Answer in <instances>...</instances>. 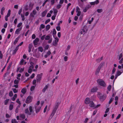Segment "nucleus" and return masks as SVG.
<instances>
[{
  "label": "nucleus",
  "mask_w": 123,
  "mask_h": 123,
  "mask_svg": "<svg viewBox=\"0 0 123 123\" xmlns=\"http://www.w3.org/2000/svg\"><path fill=\"white\" fill-rule=\"evenodd\" d=\"M97 95L101 101H103L105 98V97L104 95H102L101 93L100 92H98Z\"/></svg>",
  "instance_id": "f257e3e1"
},
{
  "label": "nucleus",
  "mask_w": 123,
  "mask_h": 123,
  "mask_svg": "<svg viewBox=\"0 0 123 123\" xmlns=\"http://www.w3.org/2000/svg\"><path fill=\"white\" fill-rule=\"evenodd\" d=\"M58 105L57 104L55 106L53 110V111L50 116V117H51V118L52 117L55 113L58 107Z\"/></svg>",
  "instance_id": "f03ea898"
},
{
  "label": "nucleus",
  "mask_w": 123,
  "mask_h": 123,
  "mask_svg": "<svg viewBox=\"0 0 123 123\" xmlns=\"http://www.w3.org/2000/svg\"><path fill=\"white\" fill-rule=\"evenodd\" d=\"M33 97H32L29 96L27 98L25 101V103H29L31 102L32 100Z\"/></svg>",
  "instance_id": "7ed1b4c3"
},
{
  "label": "nucleus",
  "mask_w": 123,
  "mask_h": 123,
  "mask_svg": "<svg viewBox=\"0 0 123 123\" xmlns=\"http://www.w3.org/2000/svg\"><path fill=\"white\" fill-rule=\"evenodd\" d=\"M97 82L99 85H105V82L102 79H98L97 80Z\"/></svg>",
  "instance_id": "20e7f679"
},
{
  "label": "nucleus",
  "mask_w": 123,
  "mask_h": 123,
  "mask_svg": "<svg viewBox=\"0 0 123 123\" xmlns=\"http://www.w3.org/2000/svg\"><path fill=\"white\" fill-rule=\"evenodd\" d=\"M42 75L43 74L42 73L37 75L36 78L37 82H39L41 80Z\"/></svg>",
  "instance_id": "39448f33"
},
{
  "label": "nucleus",
  "mask_w": 123,
  "mask_h": 123,
  "mask_svg": "<svg viewBox=\"0 0 123 123\" xmlns=\"http://www.w3.org/2000/svg\"><path fill=\"white\" fill-rule=\"evenodd\" d=\"M102 66L103 64H100V65L98 66V67L96 71L95 74L96 75H97L98 74L101 68L102 67Z\"/></svg>",
  "instance_id": "423d86ee"
},
{
  "label": "nucleus",
  "mask_w": 123,
  "mask_h": 123,
  "mask_svg": "<svg viewBox=\"0 0 123 123\" xmlns=\"http://www.w3.org/2000/svg\"><path fill=\"white\" fill-rule=\"evenodd\" d=\"M91 7V6L90 5L86 6L83 10V12H86L87 10Z\"/></svg>",
  "instance_id": "0eeeda50"
},
{
  "label": "nucleus",
  "mask_w": 123,
  "mask_h": 123,
  "mask_svg": "<svg viewBox=\"0 0 123 123\" xmlns=\"http://www.w3.org/2000/svg\"><path fill=\"white\" fill-rule=\"evenodd\" d=\"M35 107L36 112L37 113L40 111L41 107L40 106H35Z\"/></svg>",
  "instance_id": "6e6552de"
},
{
  "label": "nucleus",
  "mask_w": 123,
  "mask_h": 123,
  "mask_svg": "<svg viewBox=\"0 0 123 123\" xmlns=\"http://www.w3.org/2000/svg\"><path fill=\"white\" fill-rule=\"evenodd\" d=\"M99 2V0H96V1L90 3V4L91 5H97L98 4Z\"/></svg>",
  "instance_id": "1a4fd4ad"
},
{
  "label": "nucleus",
  "mask_w": 123,
  "mask_h": 123,
  "mask_svg": "<svg viewBox=\"0 0 123 123\" xmlns=\"http://www.w3.org/2000/svg\"><path fill=\"white\" fill-rule=\"evenodd\" d=\"M91 102L90 98H86L85 100V103L86 104L90 103Z\"/></svg>",
  "instance_id": "9d476101"
},
{
  "label": "nucleus",
  "mask_w": 123,
  "mask_h": 123,
  "mask_svg": "<svg viewBox=\"0 0 123 123\" xmlns=\"http://www.w3.org/2000/svg\"><path fill=\"white\" fill-rule=\"evenodd\" d=\"M39 41V39L38 38H36L33 42V44L35 45L37 44L38 42Z\"/></svg>",
  "instance_id": "9b49d317"
},
{
  "label": "nucleus",
  "mask_w": 123,
  "mask_h": 123,
  "mask_svg": "<svg viewBox=\"0 0 123 123\" xmlns=\"http://www.w3.org/2000/svg\"><path fill=\"white\" fill-rule=\"evenodd\" d=\"M98 89L97 87H94L91 89V92H96Z\"/></svg>",
  "instance_id": "f8f14e48"
},
{
  "label": "nucleus",
  "mask_w": 123,
  "mask_h": 123,
  "mask_svg": "<svg viewBox=\"0 0 123 123\" xmlns=\"http://www.w3.org/2000/svg\"><path fill=\"white\" fill-rule=\"evenodd\" d=\"M89 106L91 107H95V105L92 101H91L89 103Z\"/></svg>",
  "instance_id": "ddd939ff"
},
{
  "label": "nucleus",
  "mask_w": 123,
  "mask_h": 123,
  "mask_svg": "<svg viewBox=\"0 0 123 123\" xmlns=\"http://www.w3.org/2000/svg\"><path fill=\"white\" fill-rule=\"evenodd\" d=\"M37 13L36 11V10H33L32 12V13H31L30 14V15L32 17H34V15H35Z\"/></svg>",
  "instance_id": "4468645a"
},
{
  "label": "nucleus",
  "mask_w": 123,
  "mask_h": 123,
  "mask_svg": "<svg viewBox=\"0 0 123 123\" xmlns=\"http://www.w3.org/2000/svg\"><path fill=\"white\" fill-rule=\"evenodd\" d=\"M32 46V45L31 44H30L29 45V50L28 52H31V49Z\"/></svg>",
  "instance_id": "2eb2a0df"
},
{
  "label": "nucleus",
  "mask_w": 123,
  "mask_h": 123,
  "mask_svg": "<svg viewBox=\"0 0 123 123\" xmlns=\"http://www.w3.org/2000/svg\"><path fill=\"white\" fill-rule=\"evenodd\" d=\"M47 10H46L43 11L42 13V17H44L47 13Z\"/></svg>",
  "instance_id": "dca6fc26"
},
{
  "label": "nucleus",
  "mask_w": 123,
  "mask_h": 123,
  "mask_svg": "<svg viewBox=\"0 0 123 123\" xmlns=\"http://www.w3.org/2000/svg\"><path fill=\"white\" fill-rule=\"evenodd\" d=\"M25 113L29 115H31V113L29 112V111L28 109L27 108L25 110Z\"/></svg>",
  "instance_id": "f3484780"
},
{
  "label": "nucleus",
  "mask_w": 123,
  "mask_h": 123,
  "mask_svg": "<svg viewBox=\"0 0 123 123\" xmlns=\"http://www.w3.org/2000/svg\"><path fill=\"white\" fill-rule=\"evenodd\" d=\"M26 91V90L25 88H23L21 90V92L23 94H24Z\"/></svg>",
  "instance_id": "a211bd4d"
},
{
  "label": "nucleus",
  "mask_w": 123,
  "mask_h": 123,
  "mask_svg": "<svg viewBox=\"0 0 123 123\" xmlns=\"http://www.w3.org/2000/svg\"><path fill=\"white\" fill-rule=\"evenodd\" d=\"M21 27L17 29L15 31V33L18 34L19 33V31L21 30Z\"/></svg>",
  "instance_id": "6ab92c4d"
},
{
  "label": "nucleus",
  "mask_w": 123,
  "mask_h": 123,
  "mask_svg": "<svg viewBox=\"0 0 123 123\" xmlns=\"http://www.w3.org/2000/svg\"><path fill=\"white\" fill-rule=\"evenodd\" d=\"M49 85H46L45 87L43 88L42 91L44 92L46 91V90L49 87Z\"/></svg>",
  "instance_id": "aec40b11"
},
{
  "label": "nucleus",
  "mask_w": 123,
  "mask_h": 123,
  "mask_svg": "<svg viewBox=\"0 0 123 123\" xmlns=\"http://www.w3.org/2000/svg\"><path fill=\"white\" fill-rule=\"evenodd\" d=\"M17 96V94H14L13 97L12 98V100L13 101H14L15 100Z\"/></svg>",
  "instance_id": "412c9836"
},
{
  "label": "nucleus",
  "mask_w": 123,
  "mask_h": 123,
  "mask_svg": "<svg viewBox=\"0 0 123 123\" xmlns=\"http://www.w3.org/2000/svg\"><path fill=\"white\" fill-rule=\"evenodd\" d=\"M38 51H40L41 52H43V47L41 46L39 47L38 48Z\"/></svg>",
  "instance_id": "4be33fe9"
},
{
  "label": "nucleus",
  "mask_w": 123,
  "mask_h": 123,
  "mask_svg": "<svg viewBox=\"0 0 123 123\" xmlns=\"http://www.w3.org/2000/svg\"><path fill=\"white\" fill-rule=\"evenodd\" d=\"M11 123H18V122L16 119H13L12 120Z\"/></svg>",
  "instance_id": "5701e85b"
},
{
  "label": "nucleus",
  "mask_w": 123,
  "mask_h": 123,
  "mask_svg": "<svg viewBox=\"0 0 123 123\" xmlns=\"http://www.w3.org/2000/svg\"><path fill=\"white\" fill-rule=\"evenodd\" d=\"M19 116L23 119H24L25 117V115L24 114H20L19 115Z\"/></svg>",
  "instance_id": "b1692460"
},
{
  "label": "nucleus",
  "mask_w": 123,
  "mask_h": 123,
  "mask_svg": "<svg viewBox=\"0 0 123 123\" xmlns=\"http://www.w3.org/2000/svg\"><path fill=\"white\" fill-rule=\"evenodd\" d=\"M80 33L81 34H84L85 33V30L83 29L81 30Z\"/></svg>",
  "instance_id": "393cba45"
},
{
  "label": "nucleus",
  "mask_w": 123,
  "mask_h": 123,
  "mask_svg": "<svg viewBox=\"0 0 123 123\" xmlns=\"http://www.w3.org/2000/svg\"><path fill=\"white\" fill-rule=\"evenodd\" d=\"M50 28V26L49 25H47L46 27V31H48Z\"/></svg>",
  "instance_id": "a878e982"
},
{
  "label": "nucleus",
  "mask_w": 123,
  "mask_h": 123,
  "mask_svg": "<svg viewBox=\"0 0 123 123\" xmlns=\"http://www.w3.org/2000/svg\"><path fill=\"white\" fill-rule=\"evenodd\" d=\"M35 87L36 85L32 86L31 88V91H33L34 90Z\"/></svg>",
  "instance_id": "bb28decb"
},
{
  "label": "nucleus",
  "mask_w": 123,
  "mask_h": 123,
  "mask_svg": "<svg viewBox=\"0 0 123 123\" xmlns=\"http://www.w3.org/2000/svg\"><path fill=\"white\" fill-rule=\"evenodd\" d=\"M45 25L43 24H41L40 25V27L39 28L40 30H41V29H43L45 27Z\"/></svg>",
  "instance_id": "cd10ccee"
},
{
  "label": "nucleus",
  "mask_w": 123,
  "mask_h": 123,
  "mask_svg": "<svg viewBox=\"0 0 123 123\" xmlns=\"http://www.w3.org/2000/svg\"><path fill=\"white\" fill-rule=\"evenodd\" d=\"M122 74V72L120 71H117V73L116 74L117 76H119L120 75Z\"/></svg>",
  "instance_id": "c85d7f7f"
},
{
  "label": "nucleus",
  "mask_w": 123,
  "mask_h": 123,
  "mask_svg": "<svg viewBox=\"0 0 123 123\" xmlns=\"http://www.w3.org/2000/svg\"><path fill=\"white\" fill-rule=\"evenodd\" d=\"M30 64L31 65L30 66V68H33L34 66H33L34 63L32 62H31L30 63Z\"/></svg>",
  "instance_id": "c756f323"
},
{
  "label": "nucleus",
  "mask_w": 123,
  "mask_h": 123,
  "mask_svg": "<svg viewBox=\"0 0 123 123\" xmlns=\"http://www.w3.org/2000/svg\"><path fill=\"white\" fill-rule=\"evenodd\" d=\"M54 15H55L56 16V14L58 12L57 10L56 9H54Z\"/></svg>",
  "instance_id": "7c9ffc66"
},
{
  "label": "nucleus",
  "mask_w": 123,
  "mask_h": 123,
  "mask_svg": "<svg viewBox=\"0 0 123 123\" xmlns=\"http://www.w3.org/2000/svg\"><path fill=\"white\" fill-rule=\"evenodd\" d=\"M9 99H7L5 100L4 101L5 104V105H7L9 101Z\"/></svg>",
  "instance_id": "2f4dec72"
},
{
  "label": "nucleus",
  "mask_w": 123,
  "mask_h": 123,
  "mask_svg": "<svg viewBox=\"0 0 123 123\" xmlns=\"http://www.w3.org/2000/svg\"><path fill=\"white\" fill-rule=\"evenodd\" d=\"M58 42H57L56 40H55V41H54L53 43V45L54 46H56L57 45V43Z\"/></svg>",
  "instance_id": "473e14b6"
},
{
  "label": "nucleus",
  "mask_w": 123,
  "mask_h": 123,
  "mask_svg": "<svg viewBox=\"0 0 123 123\" xmlns=\"http://www.w3.org/2000/svg\"><path fill=\"white\" fill-rule=\"evenodd\" d=\"M19 39V37H17L16 38L15 41L14 42V44H15L16 43H17L18 40Z\"/></svg>",
  "instance_id": "72a5a7b5"
},
{
  "label": "nucleus",
  "mask_w": 123,
  "mask_h": 123,
  "mask_svg": "<svg viewBox=\"0 0 123 123\" xmlns=\"http://www.w3.org/2000/svg\"><path fill=\"white\" fill-rule=\"evenodd\" d=\"M33 69V68H30V67H29V68L28 71V73H31L32 71V69Z\"/></svg>",
  "instance_id": "f704fd0d"
},
{
  "label": "nucleus",
  "mask_w": 123,
  "mask_h": 123,
  "mask_svg": "<svg viewBox=\"0 0 123 123\" xmlns=\"http://www.w3.org/2000/svg\"><path fill=\"white\" fill-rule=\"evenodd\" d=\"M50 37L49 35H47L46 36L45 38V39L46 40H49L50 39Z\"/></svg>",
  "instance_id": "c9c22d12"
},
{
  "label": "nucleus",
  "mask_w": 123,
  "mask_h": 123,
  "mask_svg": "<svg viewBox=\"0 0 123 123\" xmlns=\"http://www.w3.org/2000/svg\"><path fill=\"white\" fill-rule=\"evenodd\" d=\"M13 105L11 104L10 105L9 107V110H12L13 108Z\"/></svg>",
  "instance_id": "e433bc0d"
},
{
  "label": "nucleus",
  "mask_w": 123,
  "mask_h": 123,
  "mask_svg": "<svg viewBox=\"0 0 123 123\" xmlns=\"http://www.w3.org/2000/svg\"><path fill=\"white\" fill-rule=\"evenodd\" d=\"M29 110L30 111V113H31L32 111V107L31 106H30L29 107Z\"/></svg>",
  "instance_id": "4c0bfd02"
},
{
  "label": "nucleus",
  "mask_w": 123,
  "mask_h": 123,
  "mask_svg": "<svg viewBox=\"0 0 123 123\" xmlns=\"http://www.w3.org/2000/svg\"><path fill=\"white\" fill-rule=\"evenodd\" d=\"M19 82V80H14V82L15 84H18Z\"/></svg>",
  "instance_id": "58836bf2"
},
{
  "label": "nucleus",
  "mask_w": 123,
  "mask_h": 123,
  "mask_svg": "<svg viewBox=\"0 0 123 123\" xmlns=\"http://www.w3.org/2000/svg\"><path fill=\"white\" fill-rule=\"evenodd\" d=\"M103 11L102 9H98L97 10V11L98 13H100L102 12Z\"/></svg>",
  "instance_id": "ea45409f"
},
{
  "label": "nucleus",
  "mask_w": 123,
  "mask_h": 123,
  "mask_svg": "<svg viewBox=\"0 0 123 123\" xmlns=\"http://www.w3.org/2000/svg\"><path fill=\"white\" fill-rule=\"evenodd\" d=\"M36 58H39L40 56L39 55H37L36 54H35L33 55Z\"/></svg>",
  "instance_id": "a19ab883"
},
{
  "label": "nucleus",
  "mask_w": 123,
  "mask_h": 123,
  "mask_svg": "<svg viewBox=\"0 0 123 123\" xmlns=\"http://www.w3.org/2000/svg\"><path fill=\"white\" fill-rule=\"evenodd\" d=\"M76 12H77L78 11H80V9L78 6H77L76 7Z\"/></svg>",
  "instance_id": "79ce46f5"
},
{
  "label": "nucleus",
  "mask_w": 123,
  "mask_h": 123,
  "mask_svg": "<svg viewBox=\"0 0 123 123\" xmlns=\"http://www.w3.org/2000/svg\"><path fill=\"white\" fill-rule=\"evenodd\" d=\"M9 95L10 97H12L13 95L12 92V91L10 92L9 93Z\"/></svg>",
  "instance_id": "37998d69"
},
{
  "label": "nucleus",
  "mask_w": 123,
  "mask_h": 123,
  "mask_svg": "<svg viewBox=\"0 0 123 123\" xmlns=\"http://www.w3.org/2000/svg\"><path fill=\"white\" fill-rule=\"evenodd\" d=\"M12 62H11L10 63V64H9V66H8V68H7V70H9L10 68L11 67V66L12 65Z\"/></svg>",
  "instance_id": "c03bdc74"
},
{
  "label": "nucleus",
  "mask_w": 123,
  "mask_h": 123,
  "mask_svg": "<svg viewBox=\"0 0 123 123\" xmlns=\"http://www.w3.org/2000/svg\"><path fill=\"white\" fill-rule=\"evenodd\" d=\"M111 85H109L108 87L107 88V89L109 91H110L111 90Z\"/></svg>",
  "instance_id": "a18cd8bd"
},
{
  "label": "nucleus",
  "mask_w": 123,
  "mask_h": 123,
  "mask_svg": "<svg viewBox=\"0 0 123 123\" xmlns=\"http://www.w3.org/2000/svg\"><path fill=\"white\" fill-rule=\"evenodd\" d=\"M21 17L22 18V20L24 21L25 19V17L24 15H23L22 14H21Z\"/></svg>",
  "instance_id": "49530a36"
},
{
  "label": "nucleus",
  "mask_w": 123,
  "mask_h": 123,
  "mask_svg": "<svg viewBox=\"0 0 123 123\" xmlns=\"http://www.w3.org/2000/svg\"><path fill=\"white\" fill-rule=\"evenodd\" d=\"M61 5L59 4L57 6L56 8L58 9H59L61 8Z\"/></svg>",
  "instance_id": "de8ad7c7"
},
{
  "label": "nucleus",
  "mask_w": 123,
  "mask_h": 123,
  "mask_svg": "<svg viewBox=\"0 0 123 123\" xmlns=\"http://www.w3.org/2000/svg\"><path fill=\"white\" fill-rule=\"evenodd\" d=\"M116 68L115 67H113L112 70V74L114 73L116 71Z\"/></svg>",
  "instance_id": "09e8293b"
},
{
  "label": "nucleus",
  "mask_w": 123,
  "mask_h": 123,
  "mask_svg": "<svg viewBox=\"0 0 123 123\" xmlns=\"http://www.w3.org/2000/svg\"><path fill=\"white\" fill-rule=\"evenodd\" d=\"M12 90L14 93H16L17 92V89L15 88H12Z\"/></svg>",
  "instance_id": "8fccbe9b"
},
{
  "label": "nucleus",
  "mask_w": 123,
  "mask_h": 123,
  "mask_svg": "<svg viewBox=\"0 0 123 123\" xmlns=\"http://www.w3.org/2000/svg\"><path fill=\"white\" fill-rule=\"evenodd\" d=\"M114 99V98H111V99H110L109 102V104H110L113 101V100Z\"/></svg>",
  "instance_id": "3c124183"
},
{
  "label": "nucleus",
  "mask_w": 123,
  "mask_h": 123,
  "mask_svg": "<svg viewBox=\"0 0 123 123\" xmlns=\"http://www.w3.org/2000/svg\"><path fill=\"white\" fill-rule=\"evenodd\" d=\"M56 16V15H55L51 17L52 19L53 20H54L55 19V17Z\"/></svg>",
  "instance_id": "603ef678"
},
{
  "label": "nucleus",
  "mask_w": 123,
  "mask_h": 123,
  "mask_svg": "<svg viewBox=\"0 0 123 123\" xmlns=\"http://www.w3.org/2000/svg\"><path fill=\"white\" fill-rule=\"evenodd\" d=\"M50 21V19H49L47 20L45 22V24H46L49 22Z\"/></svg>",
  "instance_id": "864d4df0"
},
{
  "label": "nucleus",
  "mask_w": 123,
  "mask_h": 123,
  "mask_svg": "<svg viewBox=\"0 0 123 123\" xmlns=\"http://www.w3.org/2000/svg\"><path fill=\"white\" fill-rule=\"evenodd\" d=\"M10 74V72H8L4 74V77H5L6 76V75H8L9 74Z\"/></svg>",
  "instance_id": "5fc2aeb1"
},
{
  "label": "nucleus",
  "mask_w": 123,
  "mask_h": 123,
  "mask_svg": "<svg viewBox=\"0 0 123 123\" xmlns=\"http://www.w3.org/2000/svg\"><path fill=\"white\" fill-rule=\"evenodd\" d=\"M53 34L55 35L56 34V31L55 29H54L53 30Z\"/></svg>",
  "instance_id": "6e6d98bb"
},
{
  "label": "nucleus",
  "mask_w": 123,
  "mask_h": 123,
  "mask_svg": "<svg viewBox=\"0 0 123 123\" xmlns=\"http://www.w3.org/2000/svg\"><path fill=\"white\" fill-rule=\"evenodd\" d=\"M3 57V55L1 51L0 50V58L1 59Z\"/></svg>",
  "instance_id": "4d7b16f0"
},
{
  "label": "nucleus",
  "mask_w": 123,
  "mask_h": 123,
  "mask_svg": "<svg viewBox=\"0 0 123 123\" xmlns=\"http://www.w3.org/2000/svg\"><path fill=\"white\" fill-rule=\"evenodd\" d=\"M56 29L58 31H59L61 29L60 27V26H57L56 27Z\"/></svg>",
  "instance_id": "13d9d810"
},
{
  "label": "nucleus",
  "mask_w": 123,
  "mask_h": 123,
  "mask_svg": "<svg viewBox=\"0 0 123 123\" xmlns=\"http://www.w3.org/2000/svg\"><path fill=\"white\" fill-rule=\"evenodd\" d=\"M22 25V23L20 22V23H19L17 25V27L18 28L19 27Z\"/></svg>",
  "instance_id": "bf43d9fd"
},
{
  "label": "nucleus",
  "mask_w": 123,
  "mask_h": 123,
  "mask_svg": "<svg viewBox=\"0 0 123 123\" xmlns=\"http://www.w3.org/2000/svg\"><path fill=\"white\" fill-rule=\"evenodd\" d=\"M24 68H21L20 69V71H19V73H21L22 72H23L24 70Z\"/></svg>",
  "instance_id": "052dcab7"
},
{
  "label": "nucleus",
  "mask_w": 123,
  "mask_h": 123,
  "mask_svg": "<svg viewBox=\"0 0 123 123\" xmlns=\"http://www.w3.org/2000/svg\"><path fill=\"white\" fill-rule=\"evenodd\" d=\"M122 56H123V55L122 53H121V54H120V55H119V58H118L119 60L121 59V58L122 57Z\"/></svg>",
  "instance_id": "680f3d73"
},
{
  "label": "nucleus",
  "mask_w": 123,
  "mask_h": 123,
  "mask_svg": "<svg viewBox=\"0 0 123 123\" xmlns=\"http://www.w3.org/2000/svg\"><path fill=\"white\" fill-rule=\"evenodd\" d=\"M24 60L23 59H22L21 60L20 63V64L21 65H22L23 64V63L24 62Z\"/></svg>",
  "instance_id": "e2e57ef3"
},
{
  "label": "nucleus",
  "mask_w": 123,
  "mask_h": 123,
  "mask_svg": "<svg viewBox=\"0 0 123 123\" xmlns=\"http://www.w3.org/2000/svg\"><path fill=\"white\" fill-rule=\"evenodd\" d=\"M45 35H43L41 37V39L42 40H43L45 38Z\"/></svg>",
  "instance_id": "0e129e2a"
},
{
  "label": "nucleus",
  "mask_w": 123,
  "mask_h": 123,
  "mask_svg": "<svg viewBox=\"0 0 123 123\" xmlns=\"http://www.w3.org/2000/svg\"><path fill=\"white\" fill-rule=\"evenodd\" d=\"M16 102L19 104H21L20 101H19L18 99H17Z\"/></svg>",
  "instance_id": "69168bd1"
},
{
  "label": "nucleus",
  "mask_w": 123,
  "mask_h": 123,
  "mask_svg": "<svg viewBox=\"0 0 123 123\" xmlns=\"http://www.w3.org/2000/svg\"><path fill=\"white\" fill-rule=\"evenodd\" d=\"M35 74H33L30 76V78L31 79H33L34 77Z\"/></svg>",
  "instance_id": "338daca9"
},
{
  "label": "nucleus",
  "mask_w": 123,
  "mask_h": 123,
  "mask_svg": "<svg viewBox=\"0 0 123 123\" xmlns=\"http://www.w3.org/2000/svg\"><path fill=\"white\" fill-rule=\"evenodd\" d=\"M36 37V35L34 34H33L32 35V39H35Z\"/></svg>",
  "instance_id": "774afa93"
}]
</instances>
